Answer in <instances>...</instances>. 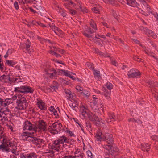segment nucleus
<instances>
[{"instance_id": "1", "label": "nucleus", "mask_w": 158, "mask_h": 158, "mask_svg": "<svg viewBox=\"0 0 158 158\" xmlns=\"http://www.w3.org/2000/svg\"><path fill=\"white\" fill-rule=\"evenodd\" d=\"M16 103L17 106L16 108L18 110L26 109L28 106V103L26 98L21 94L18 95Z\"/></svg>"}, {"instance_id": "2", "label": "nucleus", "mask_w": 158, "mask_h": 158, "mask_svg": "<svg viewBox=\"0 0 158 158\" xmlns=\"http://www.w3.org/2000/svg\"><path fill=\"white\" fill-rule=\"evenodd\" d=\"M105 85L108 90L106 89L104 87H103L102 90L103 92L102 93L106 98L108 99L110 98L111 94L110 90L113 88V85L111 83L107 82Z\"/></svg>"}, {"instance_id": "3", "label": "nucleus", "mask_w": 158, "mask_h": 158, "mask_svg": "<svg viewBox=\"0 0 158 158\" xmlns=\"http://www.w3.org/2000/svg\"><path fill=\"white\" fill-rule=\"evenodd\" d=\"M14 143L10 142H9L7 139L3 138L2 141V144H0V149L2 151H5L6 152H9L10 148L9 146H14Z\"/></svg>"}, {"instance_id": "4", "label": "nucleus", "mask_w": 158, "mask_h": 158, "mask_svg": "<svg viewBox=\"0 0 158 158\" xmlns=\"http://www.w3.org/2000/svg\"><path fill=\"white\" fill-rule=\"evenodd\" d=\"M105 140L108 144L104 145L105 148L107 150H110L113 146V138L112 135L109 133L105 134Z\"/></svg>"}, {"instance_id": "5", "label": "nucleus", "mask_w": 158, "mask_h": 158, "mask_svg": "<svg viewBox=\"0 0 158 158\" xmlns=\"http://www.w3.org/2000/svg\"><path fill=\"white\" fill-rule=\"evenodd\" d=\"M142 8L144 10H139V12L140 13L144 15L145 16H148L147 12L150 11V7L146 3L144 0H139Z\"/></svg>"}, {"instance_id": "6", "label": "nucleus", "mask_w": 158, "mask_h": 158, "mask_svg": "<svg viewBox=\"0 0 158 158\" xmlns=\"http://www.w3.org/2000/svg\"><path fill=\"white\" fill-rule=\"evenodd\" d=\"M141 73L136 69H132L128 72L127 75L129 78L140 77Z\"/></svg>"}, {"instance_id": "7", "label": "nucleus", "mask_w": 158, "mask_h": 158, "mask_svg": "<svg viewBox=\"0 0 158 158\" xmlns=\"http://www.w3.org/2000/svg\"><path fill=\"white\" fill-rule=\"evenodd\" d=\"M18 80V79L16 78H14L13 80H11L9 73L6 75L4 74L0 77V81L4 82L9 83L10 82L16 81Z\"/></svg>"}, {"instance_id": "8", "label": "nucleus", "mask_w": 158, "mask_h": 158, "mask_svg": "<svg viewBox=\"0 0 158 158\" xmlns=\"http://www.w3.org/2000/svg\"><path fill=\"white\" fill-rule=\"evenodd\" d=\"M140 29L149 36H151L154 39L156 38V35L152 31L147 29V28L141 26L140 27Z\"/></svg>"}, {"instance_id": "9", "label": "nucleus", "mask_w": 158, "mask_h": 158, "mask_svg": "<svg viewBox=\"0 0 158 158\" xmlns=\"http://www.w3.org/2000/svg\"><path fill=\"white\" fill-rule=\"evenodd\" d=\"M46 126L47 124L44 120H41L39 121L38 127L40 130L45 132L47 130Z\"/></svg>"}, {"instance_id": "10", "label": "nucleus", "mask_w": 158, "mask_h": 158, "mask_svg": "<svg viewBox=\"0 0 158 158\" xmlns=\"http://www.w3.org/2000/svg\"><path fill=\"white\" fill-rule=\"evenodd\" d=\"M108 117L106 119V121L108 123L112 121H115L116 119L115 114L114 113H109L108 114Z\"/></svg>"}, {"instance_id": "11", "label": "nucleus", "mask_w": 158, "mask_h": 158, "mask_svg": "<svg viewBox=\"0 0 158 158\" xmlns=\"http://www.w3.org/2000/svg\"><path fill=\"white\" fill-rule=\"evenodd\" d=\"M127 3L128 5L133 7H137L139 8V5L136 2V0H126Z\"/></svg>"}, {"instance_id": "12", "label": "nucleus", "mask_w": 158, "mask_h": 158, "mask_svg": "<svg viewBox=\"0 0 158 158\" xmlns=\"http://www.w3.org/2000/svg\"><path fill=\"white\" fill-rule=\"evenodd\" d=\"M34 6L38 12L41 15H42L41 12H43L44 11L39 2H36V3H35Z\"/></svg>"}, {"instance_id": "13", "label": "nucleus", "mask_w": 158, "mask_h": 158, "mask_svg": "<svg viewBox=\"0 0 158 158\" xmlns=\"http://www.w3.org/2000/svg\"><path fill=\"white\" fill-rule=\"evenodd\" d=\"M87 110L84 106H82L80 108V111L82 115L85 118L89 116V113L87 112Z\"/></svg>"}, {"instance_id": "14", "label": "nucleus", "mask_w": 158, "mask_h": 158, "mask_svg": "<svg viewBox=\"0 0 158 158\" xmlns=\"http://www.w3.org/2000/svg\"><path fill=\"white\" fill-rule=\"evenodd\" d=\"M94 32L92 31L91 30L90 28L88 27H87L86 30H85L83 32V34L86 37L88 38H91L92 37V35L89 34H88V33H90V34H92Z\"/></svg>"}, {"instance_id": "15", "label": "nucleus", "mask_w": 158, "mask_h": 158, "mask_svg": "<svg viewBox=\"0 0 158 158\" xmlns=\"http://www.w3.org/2000/svg\"><path fill=\"white\" fill-rule=\"evenodd\" d=\"M0 118H1V119L0 118V120L2 121H7L10 119L9 117H8V116H7L4 113H3V112L2 111L1 109L0 110Z\"/></svg>"}, {"instance_id": "16", "label": "nucleus", "mask_w": 158, "mask_h": 158, "mask_svg": "<svg viewBox=\"0 0 158 158\" xmlns=\"http://www.w3.org/2000/svg\"><path fill=\"white\" fill-rule=\"evenodd\" d=\"M54 85H51L50 86V89L52 91H54L56 92L58 90V87L59 86V84L55 81H54Z\"/></svg>"}, {"instance_id": "17", "label": "nucleus", "mask_w": 158, "mask_h": 158, "mask_svg": "<svg viewBox=\"0 0 158 158\" xmlns=\"http://www.w3.org/2000/svg\"><path fill=\"white\" fill-rule=\"evenodd\" d=\"M150 148V145L147 143L142 144L141 146V149L144 151L148 152Z\"/></svg>"}, {"instance_id": "18", "label": "nucleus", "mask_w": 158, "mask_h": 158, "mask_svg": "<svg viewBox=\"0 0 158 158\" xmlns=\"http://www.w3.org/2000/svg\"><path fill=\"white\" fill-rule=\"evenodd\" d=\"M2 111L3 113H4L7 116H8V117L10 119L11 117V112L9 109L7 108H5V110Z\"/></svg>"}, {"instance_id": "19", "label": "nucleus", "mask_w": 158, "mask_h": 158, "mask_svg": "<svg viewBox=\"0 0 158 158\" xmlns=\"http://www.w3.org/2000/svg\"><path fill=\"white\" fill-rule=\"evenodd\" d=\"M19 91L22 93H25V92H30L31 93H32L33 92V90H32V88L31 87H29L26 86H25V88L23 90H19Z\"/></svg>"}, {"instance_id": "20", "label": "nucleus", "mask_w": 158, "mask_h": 158, "mask_svg": "<svg viewBox=\"0 0 158 158\" xmlns=\"http://www.w3.org/2000/svg\"><path fill=\"white\" fill-rule=\"evenodd\" d=\"M49 26L50 27H51L52 30L57 35V34L56 31H57L58 32L61 31L57 27H56L54 24H52V25H51L50 24L49 25Z\"/></svg>"}, {"instance_id": "21", "label": "nucleus", "mask_w": 158, "mask_h": 158, "mask_svg": "<svg viewBox=\"0 0 158 158\" xmlns=\"http://www.w3.org/2000/svg\"><path fill=\"white\" fill-rule=\"evenodd\" d=\"M25 88V86L22 85L21 84L19 83L17 85V87L15 88V91L20 92L19 90H23Z\"/></svg>"}, {"instance_id": "22", "label": "nucleus", "mask_w": 158, "mask_h": 158, "mask_svg": "<svg viewBox=\"0 0 158 158\" xmlns=\"http://www.w3.org/2000/svg\"><path fill=\"white\" fill-rule=\"evenodd\" d=\"M38 106L41 110H45L46 109V107L44 105V103L42 102H38Z\"/></svg>"}, {"instance_id": "23", "label": "nucleus", "mask_w": 158, "mask_h": 158, "mask_svg": "<svg viewBox=\"0 0 158 158\" xmlns=\"http://www.w3.org/2000/svg\"><path fill=\"white\" fill-rule=\"evenodd\" d=\"M62 127V125L60 123L56 122L52 124L51 128L54 129V128H61Z\"/></svg>"}, {"instance_id": "24", "label": "nucleus", "mask_w": 158, "mask_h": 158, "mask_svg": "<svg viewBox=\"0 0 158 158\" xmlns=\"http://www.w3.org/2000/svg\"><path fill=\"white\" fill-rule=\"evenodd\" d=\"M65 92L67 94V96L68 97V99H72L73 98V96L71 94V92L70 90L68 89H65Z\"/></svg>"}, {"instance_id": "25", "label": "nucleus", "mask_w": 158, "mask_h": 158, "mask_svg": "<svg viewBox=\"0 0 158 158\" xmlns=\"http://www.w3.org/2000/svg\"><path fill=\"white\" fill-rule=\"evenodd\" d=\"M91 106L92 108L94 110H96L98 108V106L97 102L95 100H94L91 104Z\"/></svg>"}, {"instance_id": "26", "label": "nucleus", "mask_w": 158, "mask_h": 158, "mask_svg": "<svg viewBox=\"0 0 158 158\" xmlns=\"http://www.w3.org/2000/svg\"><path fill=\"white\" fill-rule=\"evenodd\" d=\"M92 70H93V73L94 74V77L95 78H99V73L98 71L97 70L95 69L94 68H92Z\"/></svg>"}, {"instance_id": "27", "label": "nucleus", "mask_w": 158, "mask_h": 158, "mask_svg": "<svg viewBox=\"0 0 158 158\" xmlns=\"http://www.w3.org/2000/svg\"><path fill=\"white\" fill-rule=\"evenodd\" d=\"M42 139H37L36 137H35L33 144L38 145L42 143Z\"/></svg>"}, {"instance_id": "28", "label": "nucleus", "mask_w": 158, "mask_h": 158, "mask_svg": "<svg viewBox=\"0 0 158 158\" xmlns=\"http://www.w3.org/2000/svg\"><path fill=\"white\" fill-rule=\"evenodd\" d=\"M24 124V126L23 127V130L28 129L29 126L31 124V123L30 121H27L25 122Z\"/></svg>"}, {"instance_id": "29", "label": "nucleus", "mask_w": 158, "mask_h": 158, "mask_svg": "<svg viewBox=\"0 0 158 158\" xmlns=\"http://www.w3.org/2000/svg\"><path fill=\"white\" fill-rule=\"evenodd\" d=\"M6 63L7 65L11 66H13L15 64V62L13 60H6Z\"/></svg>"}, {"instance_id": "30", "label": "nucleus", "mask_w": 158, "mask_h": 158, "mask_svg": "<svg viewBox=\"0 0 158 158\" xmlns=\"http://www.w3.org/2000/svg\"><path fill=\"white\" fill-rule=\"evenodd\" d=\"M31 42L28 40H27V41L25 43L26 48V50L28 51L29 50V48L31 46Z\"/></svg>"}, {"instance_id": "31", "label": "nucleus", "mask_w": 158, "mask_h": 158, "mask_svg": "<svg viewBox=\"0 0 158 158\" xmlns=\"http://www.w3.org/2000/svg\"><path fill=\"white\" fill-rule=\"evenodd\" d=\"M59 81L62 85H66L68 84V82L63 78H60L59 79Z\"/></svg>"}, {"instance_id": "32", "label": "nucleus", "mask_w": 158, "mask_h": 158, "mask_svg": "<svg viewBox=\"0 0 158 158\" xmlns=\"http://www.w3.org/2000/svg\"><path fill=\"white\" fill-rule=\"evenodd\" d=\"M34 133V132L31 133V132H24L23 133V134H25L24 135H25L27 136V138H29L30 137H31V135H32V136H34L33 134Z\"/></svg>"}, {"instance_id": "33", "label": "nucleus", "mask_w": 158, "mask_h": 158, "mask_svg": "<svg viewBox=\"0 0 158 158\" xmlns=\"http://www.w3.org/2000/svg\"><path fill=\"white\" fill-rule=\"evenodd\" d=\"M105 139V134H104L103 133H101V135H99V140L100 141H104Z\"/></svg>"}, {"instance_id": "34", "label": "nucleus", "mask_w": 158, "mask_h": 158, "mask_svg": "<svg viewBox=\"0 0 158 158\" xmlns=\"http://www.w3.org/2000/svg\"><path fill=\"white\" fill-rule=\"evenodd\" d=\"M90 24L91 26L92 27V28H93L95 30H97L96 24L93 21H91L90 22Z\"/></svg>"}, {"instance_id": "35", "label": "nucleus", "mask_w": 158, "mask_h": 158, "mask_svg": "<svg viewBox=\"0 0 158 158\" xmlns=\"http://www.w3.org/2000/svg\"><path fill=\"white\" fill-rule=\"evenodd\" d=\"M133 58L134 60H135L137 61L138 62H143V60L139 58L138 56H136L135 55L133 57Z\"/></svg>"}, {"instance_id": "36", "label": "nucleus", "mask_w": 158, "mask_h": 158, "mask_svg": "<svg viewBox=\"0 0 158 158\" xmlns=\"http://www.w3.org/2000/svg\"><path fill=\"white\" fill-rule=\"evenodd\" d=\"M131 39L132 40V42L135 44H138L140 46H142V44H140L139 41L137 39L133 38H131Z\"/></svg>"}, {"instance_id": "37", "label": "nucleus", "mask_w": 158, "mask_h": 158, "mask_svg": "<svg viewBox=\"0 0 158 158\" xmlns=\"http://www.w3.org/2000/svg\"><path fill=\"white\" fill-rule=\"evenodd\" d=\"M145 53L148 56H152L154 58H156L155 55L153 53H151L148 50L145 51Z\"/></svg>"}, {"instance_id": "38", "label": "nucleus", "mask_w": 158, "mask_h": 158, "mask_svg": "<svg viewBox=\"0 0 158 158\" xmlns=\"http://www.w3.org/2000/svg\"><path fill=\"white\" fill-rule=\"evenodd\" d=\"M65 138V136H62L60 137L58 139L60 141V143L61 144H63L64 143V138Z\"/></svg>"}, {"instance_id": "39", "label": "nucleus", "mask_w": 158, "mask_h": 158, "mask_svg": "<svg viewBox=\"0 0 158 158\" xmlns=\"http://www.w3.org/2000/svg\"><path fill=\"white\" fill-rule=\"evenodd\" d=\"M151 138L152 140L158 142V136L153 135L151 137Z\"/></svg>"}, {"instance_id": "40", "label": "nucleus", "mask_w": 158, "mask_h": 158, "mask_svg": "<svg viewBox=\"0 0 158 158\" xmlns=\"http://www.w3.org/2000/svg\"><path fill=\"white\" fill-rule=\"evenodd\" d=\"M50 131L51 133L52 134L54 135L58 134L59 133V131H55L53 129L51 128V129L50 130Z\"/></svg>"}, {"instance_id": "41", "label": "nucleus", "mask_w": 158, "mask_h": 158, "mask_svg": "<svg viewBox=\"0 0 158 158\" xmlns=\"http://www.w3.org/2000/svg\"><path fill=\"white\" fill-rule=\"evenodd\" d=\"M34 138L35 137H34L33 136H32V135H31V137H30L29 138H26L27 139H28V141L31 142V143L33 144Z\"/></svg>"}, {"instance_id": "42", "label": "nucleus", "mask_w": 158, "mask_h": 158, "mask_svg": "<svg viewBox=\"0 0 158 158\" xmlns=\"http://www.w3.org/2000/svg\"><path fill=\"white\" fill-rule=\"evenodd\" d=\"M35 156V154L33 153H30L27 155V158H34Z\"/></svg>"}, {"instance_id": "43", "label": "nucleus", "mask_w": 158, "mask_h": 158, "mask_svg": "<svg viewBox=\"0 0 158 158\" xmlns=\"http://www.w3.org/2000/svg\"><path fill=\"white\" fill-rule=\"evenodd\" d=\"M81 93H83L87 97H89L90 95V93L89 92L85 90L84 91V92H82Z\"/></svg>"}, {"instance_id": "44", "label": "nucleus", "mask_w": 158, "mask_h": 158, "mask_svg": "<svg viewBox=\"0 0 158 158\" xmlns=\"http://www.w3.org/2000/svg\"><path fill=\"white\" fill-rule=\"evenodd\" d=\"M92 120L94 121L95 123L97 124L99 122V118L98 117H96V116L95 117H94V118H92Z\"/></svg>"}, {"instance_id": "45", "label": "nucleus", "mask_w": 158, "mask_h": 158, "mask_svg": "<svg viewBox=\"0 0 158 158\" xmlns=\"http://www.w3.org/2000/svg\"><path fill=\"white\" fill-rule=\"evenodd\" d=\"M54 51L56 52H59L60 53L62 54H64L65 52V51L64 50L60 49L55 50Z\"/></svg>"}, {"instance_id": "46", "label": "nucleus", "mask_w": 158, "mask_h": 158, "mask_svg": "<svg viewBox=\"0 0 158 158\" xmlns=\"http://www.w3.org/2000/svg\"><path fill=\"white\" fill-rule=\"evenodd\" d=\"M60 141L58 139H57V140L54 141H53L54 143H53L56 145V146H59V145L61 144L60 143Z\"/></svg>"}, {"instance_id": "47", "label": "nucleus", "mask_w": 158, "mask_h": 158, "mask_svg": "<svg viewBox=\"0 0 158 158\" xmlns=\"http://www.w3.org/2000/svg\"><path fill=\"white\" fill-rule=\"evenodd\" d=\"M14 6L15 9L18 10L19 8L18 3L17 1H15L14 3Z\"/></svg>"}, {"instance_id": "48", "label": "nucleus", "mask_w": 158, "mask_h": 158, "mask_svg": "<svg viewBox=\"0 0 158 158\" xmlns=\"http://www.w3.org/2000/svg\"><path fill=\"white\" fill-rule=\"evenodd\" d=\"M92 10L93 12L95 13H97L99 12L98 9L96 7H94V8H92Z\"/></svg>"}, {"instance_id": "49", "label": "nucleus", "mask_w": 158, "mask_h": 158, "mask_svg": "<svg viewBox=\"0 0 158 158\" xmlns=\"http://www.w3.org/2000/svg\"><path fill=\"white\" fill-rule=\"evenodd\" d=\"M111 60V61L112 64L113 65H114L116 66H118V64L117 62L116 61L112 60Z\"/></svg>"}, {"instance_id": "50", "label": "nucleus", "mask_w": 158, "mask_h": 158, "mask_svg": "<svg viewBox=\"0 0 158 158\" xmlns=\"http://www.w3.org/2000/svg\"><path fill=\"white\" fill-rule=\"evenodd\" d=\"M1 59H0V69L2 71L3 70V64L2 62V63H1Z\"/></svg>"}, {"instance_id": "51", "label": "nucleus", "mask_w": 158, "mask_h": 158, "mask_svg": "<svg viewBox=\"0 0 158 158\" xmlns=\"http://www.w3.org/2000/svg\"><path fill=\"white\" fill-rule=\"evenodd\" d=\"M87 154L89 157H91L92 156V154L90 150H88L86 152Z\"/></svg>"}, {"instance_id": "52", "label": "nucleus", "mask_w": 158, "mask_h": 158, "mask_svg": "<svg viewBox=\"0 0 158 158\" xmlns=\"http://www.w3.org/2000/svg\"><path fill=\"white\" fill-rule=\"evenodd\" d=\"M76 89L78 91H82L83 90V89L82 87L79 86H77L76 87Z\"/></svg>"}, {"instance_id": "53", "label": "nucleus", "mask_w": 158, "mask_h": 158, "mask_svg": "<svg viewBox=\"0 0 158 158\" xmlns=\"http://www.w3.org/2000/svg\"><path fill=\"white\" fill-rule=\"evenodd\" d=\"M61 71H62L64 73V75H65V76H69V74L68 73L67 71H65V70H61Z\"/></svg>"}, {"instance_id": "54", "label": "nucleus", "mask_w": 158, "mask_h": 158, "mask_svg": "<svg viewBox=\"0 0 158 158\" xmlns=\"http://www.w3.org/2000/svg\"><path fill=\"white\" fill-rule=\"evenodd\" d=\"M66 132L67 133H68L71 136H75L74 134L72 132L69 130H67L66 131Z\"/></svg>"}, {"instance_id": "55", "label": "nucleus", "mask_w": 158, "mask_h": 158, "mask_svg": "<svg viewBox=\"0 0 158 158\" xmlns=\"http://www.w3.org/2000/svg\"><path fill=\"white\" fill-rule=\"evenodd\" d=\"M69 10L70 13L72 15H75L76 13V11L74 10L70 9Z\"/></svg>"}, {"instance_id": "56", "label": "nucleus", "mask_w": 158, "mask_h": 158, "mask_svg": "<svg viewBox=\"0 0 158 158\" xmlns=\"http://www.w3.org/2000/svg\"><path fill=\"white\" fill-rule=\"evenodd\" d=\"M64 142L67 143L68 144L70 142L69 139H67V138L65 137V138H64Z\"/></svg>"}, {"instance_id": "57", "label": "nucleus", "mask_w": 158, "mask_h": 158, "mask_svg": "<svg viewBox=\"0 0 158 158\" xmlns=\"http://www.w3.org/2000/svg\"><path fill=\"white\" fill-rule=\"evenodd\" d=\"M98 35H96L95 38H93V40H94V41H95L96 42H98Z\"/></svg>"}, {"instance_id": "58", "label": "nucleus", "mask_w": 158, "mask_h": 158, "mask_svg": "<svg viewBox=\"0 0 158 158\" xmlns=\"http://www.w3.org/2000/svg\"><path fill=\"white\" fill-rule=\"evenodd\" d=\"M87 65L90 68L92 69V68H94L92 67L93 64H92L90 63H87Z\"/></svg>"}, {"instance_id": "59", "label": "nucleus", "mask_w": 158, "mask_h": 158, "mask_svg": "<svg viewBox=\"0 0 158 158\" xmlns=\"http://www.w3.org/2000/svg\"><path fill=\"white\" fill-rule=\"evenodd\" d=\"M35 0H25L26 3H30L33 2Z\"/></svg>"}, {"instance_id": "60", "label": "nucleus", "mask_w": 158, "mask_h": 158, "mask_svg": "<svg viewBox=\"0 0 158 158\" xmlns=\"http://www.w3.org/2000/svg\"><path fill=\"white\" fill-rule=\"evenodd\" d=\"M37 23L40 26H41L42 27H46V26L45 25H44L43 24H42V23H41L40 22H37Z\"/></svg>"}, {"instance_id": "61", "label": "nucleus", "mask_w": 158, "mask_h": 158, "mask_svg": "<svg viewBox=\"0 0 158 158\" xmlns=\"http://www.w3.org/2000/svg\"><path fill=\"white\" fill-rule=\"evenodd\" d=\"M70 119L71 120H73L75 122H76L77 123L78 125H79V123H78V121L77 119L74 118H71Z\"/></svg>"}, {"instance_id": "62", "label": "nucleus", "mask_w": 158, "mask_h": 158, "mask_svg": "<svg viewBox=\"0 0 158 158\" xmlns=\"http://www.w3.org/2000/svg\"><path fill=\"white\" fill-rule=\"evenodd\" d=\"M27 129L29 130H31L32 129L35 130V129H33V127H32V124L31 123V125H30L28 127V128Z\"/></svg>"}, {"instance_id": "63", "label": "nucleus", "mask_w": 158, "mask_h": 158, "mask_svg": "<svg viewBox=\"0 0 158 158\" xmlns=\"http://www.w3.org/2000/svg\"><path fill=\"white\" fill-rule=\"evenodd\" d=\"M29 8L30 10V11L31 12H32L33 13H38V12L37 11H36L35 10H34L33 9H32L31 8V7H29Z\"/></svg>"}, {"instance_id": "64", "label": "nucleus", "mask_w": 158, "mask_h": 158, "mask_svg": "<svg viewBox=\"0 0 158 158\" xmlns=\"http://www.w3.org/2000/svg\"><path fill=\"white\" fill-rule=\"evenodd\" d=\"M20 158H27V155H24L22 154L20 155Z\"/></svg>"}]
</instances>
